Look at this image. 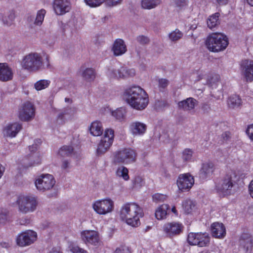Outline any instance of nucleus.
<instances>
[{
    "label": "nucleus",
    "mask_w": 253,
    "mask_h": 253,
    "mask_svg": "<svg viewBox=\"0 0 253 253\" xmlns=\"http://www.w3.org/2000/svg\"><path fill=\"white\" fill-rule=\"evenodd\" d=\"M201 233H190L187 237V242L192 246H197Z\"/></svg>",
    "instance_id": "nucleus-38"
},
{
    "label": "nucleus",
    "mask_w": 253,
    "mask_h": 253,
    "mask_svg": "<svg viewBox=\"0 0 253 253\" xmlns=\"http://www.w3.org/2000/svg\"><path fill=\"white\" fill-rule=\"evenodd\" d=\"M108 74L111 78L118 79L132 77L135 75V71L133 69H128L125 67H121L118 69L111 68L108 70Z\"/></svg>",
    "instance_id": "nucleus-12"
},
{
    "label": "nucleus",
    "mask_w": 253,
    "mask_h": 253,
    "mask_svg": "<svg viewBox=\"0 0 253 253\" xmlns=\"http://www.w3.org/2000/svg\"><path fill=\"white\" fill-rule=\"evenodd\" d=\"M114 131L113 129L107 128L105 130L103 137L100 141L96 150L97 155H102L106 152L114 141Z\"/></svg>",
    "instance_id": "nucleus-8"
},
{
    "label": "nucleus",
    "mask_w": 253,
    "mask_h": 253,
    "mask_svg": "<svg viewBox=\"0 0 253 253\" xmlns=\"http://www.w3.org/2000/svg\"><path fill=\"white\" fill-rule=\"evenodd\" d=\"M220 14L215 13L210 16L207 20V25L209 28L212 29L219 24V17Z\"/></svg>",
    "instance_id": "nucleus-34"
},
{
    "label": "nucleus",
    "mask_w": 253,
    "mask_h": 253,
    "mask_svg": "<svg viewBox=\"0 0 253 253\" xmlns=\"http://www.w3.org/2000/svg\"><path fill=\"white\" fill-rule=\"evenodd\" d=\"M58 154L62 157H72L75 155V152L72 146L64 145L59 150Z\"/></svg>",
    "instance_id": "nucleus-31"
},
{
    "label": "nucleus",
    "mask_w": 253,
    "mask_h": 253,
    "mask_svg": "<svg viewBox=\"0 0 253 253\" xmlns=\"http://www.w3.org/2000/svg\"><path fill=\"white\" fill-rule=\"evenodd\" d=\"M136 154L130 148H125L115 152L113 162L115 164H128L135 161Z\"/></svg>",
    "instance_id": "nucleus-7"
},
{
    "label": "nucleus",
    "mask_w": 253,
    "mask_h": 253,
    "mask_svg": "<svg viewBox=\"0 0 253 253\" xmlns=\"http://www.w3.org/2000/svg\"><path fill=\"white\" fill-rule=\"evenodd\" d=\"M82 77L84 80L90 82L93 81L96 77V72L93 68H87L83 70Z\"/></svg>",
    "instance_id": "nucleus-28"
},
{
    "label": "nucleus",
    "mask_w": 253,
    "mask_h": 253,
    "mask_svg": "<svg viewBox=\"0 0 253 253\" xmlns=\"http://www.w3.org/2000/svg\"><path fill=\"white\" fill-rule=\"evenodd\" d=\"M227 37L221 33H215L210 35L206 40L207 48L213 52L224 50L228 45Z\"/></svg>",
    "instance_id": "nucleus-3"
},
{
    "label": "nucleus",
    "mask_w": 253,
    "mask_h": 253,
    "mask_svg": "<svg viewBox=\"0 0 253 253\" xmlns=\"http://www.w3.org/2000/svg\"><path fill=\"white\" fill-rule=\"evenodd\" d=\"M136 40L138 42L142 45L148 44L150 42V40L147 37L143 35L138 36Z\"/></svg>",
    "instance_id": "nucleus-50"
},
{
    "label": "nucleus",
    "mask_w": 253,
    "mask_h": 253,
    "mask_svg": "<svg viewBox=\"0 0 253 253\" xmlns=\"http://www.w3.org/2000/svg\"><path fill=\"white\" fill-rule=\"evenodd\" d=\"M74 108L67 107L63 109L58 115V119L64 122L65 120L70 119L75 113Z\"/></svg>",
    "instance_id": "nucleus-29"
},
{
    "label": "nucleus",
    "mask_w": 253,
    "mask_h": 253,
    "mask_svg": "<svg viewBox=\"0 0 253 253\" xmlns=\"http://www.w3.org/2000/svg\"><path fill=\"white\" fill-rule=\"evenodd\" d=\"M45 14V10L44 9H42L39 11L37 14V16L35 21V24L37 25H41L43 20Z\"/></svg>",
    "instance_id": "nucleus-43"
},
{
    "label": "nucleus",
    "mask_w": 253,
    "mask_h": 253,
    "mask_svg": "<svg viewBox=\"0 0 253 253\" xmlns=\"http://www.w3.org/2000/svg\"><path fill=\"white\" fill-rule=\"evenodd\" d=\"M246 132L250 138L253 140V125H251L248 127L246 130Z\"/></svg>",
    "instance_id": "nucleus-53"
},
{
    "label": "nucleus",
    "mask_w": 253,
    "mask_h": 253,
    "mask_svg": "<svg viewBox=\"0 0 253 253\" xmlns=\"http://www.w3.org/2000/svg\"><path fill=\"white\" fill-rule=\"evenodd\" d=\"M120 218L128 225L137 227L140 224L139 218L143 216L142 209L135 203L124 204L120 211Z\"/></svg>",
    "instance_id": "nucleus-2"
},
{
    "label": "nucleus",
    "mask_w": 253,
    "mask_h": 253,
    "mask_svg": "<svg viewBox=\"0 0 253 253\" xmlns=\"http://www.w3.org/2000/svg\"><path fill=\"white\" fill-rule=\"evenodd\" d=\"M116 175L122 177L125 180L129 179L128 170L124 166H121L118 168L116 170Z\"/></svg>",
    "instance_id": "nucleus-39"
},
{
    "label": "nucleus",
    "mask_w": 253,
    "mask_h": 253,
    "mask_svg": "<svg viewBox=\"0 0 253 253\" xmlns=\"http://www.w3.org/2000/svg\"><path fill=\"white\" fill-rule=\"evenodd\" d=\"M8 219L7 213L5 211H0V224L5 223Z\"/></svg>",
    "instance_id": "nucleus-51"
},
{
    "label": "nucleus",
    "mask_w": 253,
    "mask_h": 253,
    "mask_svg": "<svg viewBox=\"0 0 253 253\" xmlns=\"http://www.w3.org/2000/svg\"><path fill=\"white\" fill-rule=\"evenodd\" d=\"M92 208L98 214L105 215L113 211L114 202L110 198L97 200L93 204Z\"/></svg>",
    "instance_id": "nucleus-9"
},
{
    "label": "nucleus",
    "mask_w": 253,
    "mask_h": 253,
    "mask_svg": "<svg viewBox=\"0 0 253 253\" xmlns=\"http://www.w3.org/2000/svg\"><path fill=\"white\" fill-rule=\"evenodd\" d=\"M29 222H30V220L28 219H25L24 220L20 219L19 221V223L21 225H25L26 224H28V223H29Z\"/></svg>",
    "instance_id": "nucleus-61"
},
{
    "label": "nucleus",
    "mask_w": 253,
    "mask_h": 253,
    "mask_svg": "<svg viewBox=\"0 0 253 253\" xmlns=\"http://www.w3.org/2000/svg\"><path fill=\"white\" fill-rule=\"evenodd\" d=\"M37 238V234L33 230H27L19 234L16 238L17 244L20 247H25L33 244Z\"/></svg>",
    "instance_id": "nucleus-11"
},
{
    "label": "nucleus",
    "mask_w": 253,
    "mask_h": 253,
    "mask_svg": "<svg viewBox=\"0 0 253 253\" xmlns=\"http://www.w3.org/2000/svg\"><path fill=\"white\" fill-rule=\"evenodd\" d=\"M0 246L4 248H8L10 247V244L6 242H2L0 244Z\"/></svg>",
    "instance_id": "nucleus-63"
},
{
    "label": "nucleus",
    "mask_w": 253,
    "mask_h": 253,
    "mask_svg": "<svg viewBox=\"0 0 253 253\" xmlns=\"http://www.w3.org/2000/svg\"><path fill=\"white\" fill-rule=\"evenodd\" d=\"M158 82V87L161 91H163L169 84V80L166 79H159Z\"/></svg>",
    "instance_id": "nucleus-44"
},
{
    "label": "nucleus",
    "mask_w": 253,
    "mask_h": 253,
    "mask_svg": "<svg viewBox=\"0 0 253 253\" xmlns=\"http://www.w3.org/2000/svg\"><path fill=\"white\" fill-rule=\"evenodd\" d=\"M63 169H67L70 168V162L67 160H64L62 162L61 166Z\"/></svg>",
    "instance_id": "nucleus-58"
},
{
    "label": "nucleus",
    "mask_w": 253,
    "mask_h": 253,
    "mask_svg": "<svg viewBox=\"0 0 253 253\" xmlns=\"http://www.w3.org/2000/svg\"><path fill=\"white\" fill-rule=\"evenodd\" d=\"M183 34L179 30L176 29L169 35L170 40L172 42H176L183 37Z\"/></svg>",
    "instance_id": "nucleus-40"
},
{
    "label": "nucleus",
    "mask_w": 253,
    "mask_h": 253,
    "mask_svg": "<svg viewBox=\"0 0 253 253\" xmlns=\"http://www.w3.org/2000/svg\"><path fill=\"white\" fill-rule=\"evenodd\" d=\"M55 183V180L53 176L49 174L40 175L35 182L37 189L41 191L50 189L53 187Z\"/></svg>",
    "instance_id": "nucleus-10"
},
{
    "label": "nucleus",
    "mask_w": 253,
    "mask_h": 253,
    "mask_svg": "<svg viewBox=\"0 0 253 253\" xmlns=\"http://www.w3.org/2000/svg\"><path fill=\"white\" fill-rule=\"evenodd\" d=\"M21 124L18 123H14L8 125L4 129V135L10 137H14L22 129Z\"/></svg>",
    "instance_id": "nucleus-21"
},
{
    "label": "nucleus",
    "mask_w": 253,
    "mask_h": 253,
    "mask_svg": "<svg viewBox=\"0 0 253 253\" xmlns=\"http://www.w3.org/2000/svg\"><path fill=\"white\" fill-rule=\"evenodd\" d=\"M52 7L57 15H62L68 12L71 8L69 0H54Z\"/></svg>",
    "instance_id": "nucleus-15"
},
{
    "label": "nucleus",
    "mask_w": 253,
    "mask_h": 253,
    "mask_svg": "<svg viewBox=\"0 0 253 253\" xmlns=\"http://www.w3.org/2000/svg\"><path fill=\"white\" fill-rule=\"evenodd\" d=\"M194 183L193 177L189 173L180 174L177 180V184L179 190H189Z\"/></svg>",
    "instance_id": "nucleus-16"
},
{
    "label": "nucleus",
    "mask_w": 253,
    "mask_h": 253,
    "mask_svg": "<svg viewBox=\"0 0 253 253\" xmlns=\"http://www.w3.org/2000/svg\"><path fill=\"white\" fill-rule=\"evenodd\" d=\"M42 65V57L37 52L30 53L26 55L21 62L22 68L29 71H37Z\"/></svg>",
    "instance_id": "nucleus-6"
},
{
    "label": "nucleus",
    "mask_w": 253,
    "mask_h": 253,
    "mask_svg": "<svg viewBox=\"0 0 253 253\" xmlns=\"http://www.w3.org/2000/svg\"><path fill=\"white\" fill-rule=\"evenodd\" d=\"M50 81L46 80H41L35 84V88L37 90H41L47 87Z\"/></svg>",
    "instance_id": "nucleus-42"
},
{
    "label": "nucleus",
    "mask_w": 253,
    "mask_h": 253,
    "mask_svg": "<svg viewBox=\"0 0 253 253\" xmlns=\"http://www.w3.org/2000/svg\"><path fill=\"white\" fill-rule=\"evenodd\" d=\"M238 179V176L235 171H228L221 181L216 186V190L224 195L231 194L232 188Z\"/></svg>",
    "instance_id": "nucleus-4"
},
{
    "label": "nucleus",
    "mask_w": 253,
    "mask_h": 253,
    "mask_svg": "<svg viewBox=\"0 0 253 253\" xmlns=\"http://www.w3.org/2000/svg\"><path fill=\"white\" fill-rule=\"evenodd\" d=\"M105 5L110 7L116 6L121 4L123 0H104Z\"/></svg>",
    "instance_id": "nucleus-47"
},
{
    "label": "nucleus",
    "mask_w": 253,
    "mask_h": 253,
    "mask_svg": "<svg viewBox=\"0 0 253 253\" xmlns=\"http://www.w3.org/2000/svg\"><path fill=\"white\" fill-rule=\"evenodd\" d=\"M241 104V99L239 96L233 95L228 100V105L229 107L235 108L238 107Z\"/></svg>",
    "instance_id": "nucleus-36"
},
{
    "label": "nucleus",
    "mask_w": 253,
    "mask_h": 253,
    "mask_svg": "<svg viewBox=\"0 0 253 253\" xmlns=\"http://www.w3.org/2000/svg\"><path fill=\"white\" fill-rule=\"evenodd\" d=\"M193 154V151L190 149H185L182 153V159L185 161H187L191 159Z\"/></svg>",
    "instance_id": "nucleus-46"
},
{
    "label": "nucleus",
    "mask_w": 253,
    "mask_h": 253,
    "mask_svg": "<svg viewBox=\"0 0 253 253\" xmlns=\"http://www.w3.org/2000/svg\"><path fill=\"white\" fill-rule=\"evenodd\" d=\"M130 130L134 136L143 135L147 129V126L141 122H134L130 125Z\"/></svg>",
    "instance_id": "nucleus-20"
},
{
    "label": "nucleus",
    "mask_w": 253,
    "mask_h": 253,
    "mask_svg": "<svg viewBox=\"0 0 253 253\" xmlns=\"http://www.w3.org/2000/svg\"><path fill=\"white\" fill-rule=\"evenodd\" d=\"M215 169L214 165L212 162L204 163L200 169L199 177L202 180L210 178Z\"/></svg>",
    "instance_id": "nucleus-18"
},
{
    "label": "nucleus",
    "mask_w": 253,
    "mask_h": 253,
    "mask_svg": "<svg viewBox=\"0 0 253 253\" xmlns=\"http://www.w3.org/2000/svg\"><path fill=\"white\" fill-rule=\"evenodd\" d=\"M249 190L251 196L253 198V180H252L250 182Z\"/></svg>",
    "instance_id": "nucleus-59"
},
{
    "label": "nucleus",
    "mask_w": 253,
    "mask_h": 253,
    "mask_svg": "<svg viewBox=\"0 0 253 253\" xmlns=\"http://www.w3.org/2000/svg\"><path fill=\"white\" fill-rule=\"evenodd\" d=\"M231 134L229 131H225L221 134V137L222 138L224 141L229 140Z\"/></svg>",
    "instance_id": "nucleus-55"
},
{
    "label": "nucleus",
    "mask_w": 253,
    "mask_h": 253,
    "mask_svg": "<svg viewBox=\"0 0 253 253\" xmlns=\"http://www.w3.org/2000/svg\"><path fill=\"white\" fill-rule=\"evenodd\" d=\"M241 67L247 81H252L253 80V61L248 60H243Z\"/></svg>",
    "instance_id": "nucleus-19"
},
{
    "label": "nucleus",
    "mask_w": 253,
    "mask_h": 253,
    "mask_svg": "<svg viewBox=\"0 0 253 253\" xmlns=\"http://www.w3.org/2000/svg\"><path fill=\"white\" fill-rule=\"evenodd\" d=\"M48 253H62L55 248L52 249Z\"/></svg>",
    "instance_id": "nucleus-64"
},
{
    "label": "nucleus",
    "mask_w": 253,
    "mask_h": 253,
    "mask_svg": "<svg viewBox=\"0 0 253 253\" xmlns=\"http://www.w3.org/2000/svg\"><path fill=\"white\" fill-rule=\"evenodd\" d=\"M240 244L247 249L251 248L253 246V236L249 233H244L241 237Z\"/></svg>",
    "instance_id": "nucleus-30"
},
{
    "label": "nucleus",
    "mask_w": 253,
    "mask_h": 253,
    "mask_svg": "<svg viewBox=\"0 0 253 253\" xmlns=\"http://www.w3.org/2000/svg\"><path fill=\"white\" fill-rule=\"evenodd\" d=\"M85 3L92 7H95L100 6L104 3V0H84Z\"/></svg>",
    "instance_id": "nucleus-45"
},
{
    "label": "nucleus",
    "mask_w": 253,
    "mask_h": 253,
    "mask_svg": "<svg viewBox=\"0 0 253 253\" xmlns=\"http://www.w3.org/2000/svg\"><path fill=\"white\" fill-rule=\"evenodd\" d=\"M172 3L178 7H182L186 5L185 0H172Z\"/></svg>",
    "instance_id": "nucleus-52"
},
{
    "label": "nucleus",
    "mask_w": 253,
    "mask_h": 253,
    "mask_svg": "<svg viewBox=\"0 0 253 253\" xmlns=\"http://www.w3.org/2000/svg\"><path fill=\"white\" fill-rule=\"evenodd\" d=\"M35 116V108L30 102L24 103L19 109L18 117L22 121H29Z\"/></svg>",
    "instance_id": "nucleus-13"
},
{
    "label": "nucleus",
    "mask_w": 253,
    "mask_h": 253,
    "mask_svg": "<svg viewBox=\"0 0 253 253\" xmlns=\"http://www.w3.org/2000/svg\"><path fill=\"white\" fill-rule=\"evenodd\" d=\"M167 196L162 194L157 193L153 196V200L156 202H162L166 200Z\"/></svg>",
    "instance_id": "nucleus-48"
},
{
    "label": "nucleus",
    "mask_w": 253,
    "mask_h": 253,
    "mask_svg": "<svg viewBox=\"0 0 253 253\" xmlns=\"http://www.w3.org/2000/svg\"><path fill=\"white\" fill-rule=\"evenodd\" d=\"M73 253H86V251L79 247H73L72 249Z\"/></svg>",
    "instance_id": "nucleus-54"
},
{
    "label": "nucleus",
    "mask_w": 253,
    "mask_h": 253,
    "mask_svg": "<svg viewBox=\"0 0 253 253\" xmlns=\"http://www.w3.org/2000/svg\"><path fill=\"white\" fill-rule=\"evenodd\" d=\"M202 109L205 113H209L211 109L209 104L205 103L202 105Z\"/></svg>",
    "instance_id": "nucleus-56"
},
{
    "label": "nucleus",
    "mask_w": 253,
    "mask_h": 253,
    "mask_svg": "<svg viewBox=\"0 0 253 253\" xmlns=\"http://www.w3.org/2000/svg\"><path fill=\"white\" fill-rule=\"evenodd\" d=\"M183 226L178 222H168L163 226V230L167 236L172 237L179 235L182 231Z\"/></svg>",
    "instance_id": "nucleus-14"
},
{
    "label": "nucleus",
    "mask_w": 253,
    "mask_h": 253,
    "mask_svg": "<svg viewBox=\"0 0 253 253\" xmlns=\"http://www.w3.org/2000/svg\"><path fill=\"white\" fill-rule=\"evenodd\" d=\"M13 73L6 63H0V80L6 82L12 79Z\"/></svg>",
    "instance_id": "nucleus-24"
},
{
    "label": "nucleus",
    "mask_w": 253,
    "mask_h": 253,
    "mask_svg": "<svg viewBox=\"0 0 253 253\" xmlns=\"http://www.w3.org/2000/svg\"><path fill=\"white\" fill-rule=\"evenodd\" d=\"M15 17L14 12L11 10L2 16L1 20L4 25L9 26L12 24Z\"/></svg>",
    "instance_id": "nucleus-33"
},
{
    "label": "nucleus",
    "mask_w": 253,
    "mask_h": 253,
    "mask_svg": "<svg viewBox=\"0 0 253 253\" xmlns=\"http://www.w3.org/2000/svg\"><path fill=\"white\" fill-rule=\"evenodd\" d=\"M93 42L97 46H98L103 42V41L102 37H98L94 40Z\"/></svg>",
    "instance_id": "nucleus-57"
},
{
    "label": "nucleus",
    "mask_w": 253,
    "mask_h": 253,
    "mask_svg": "<svg viewBox=\"0 0 253 253\" xmlns=\"http://www.w3.org/2000/svg\"><path fill=\"white\" fill-rule=\"evenodd\" d=\"M182 207L186 213H189L195 209V204L193 201L187 199L183 201Z\"/></svg>",
    "instance_id": "nucleus-37"
},
{
    "label": "nucleus",
    "mask_w": 253,
    "mask_h": 253,
    "mask_svg": "<svg viewBox=\"0 0 253 253\" xmlns=\"http://www.w3.org/2000/svg\"><path fill=\"white\" fill-rule=\"evenodd\" d=\"M168 105L166 100H158L155 103V107L157 110H162Z\"/></svg>",
    "instance_id": "nucleus-49"
},
{
    "label": "nucleus",
    "mask_w": 253,
    "mask_h": 253,
    "mask_svg": "<svg viewBox=\"0 0 253 253\" xmlns=\"http://www.w3.org/2000/svg\"><path fill=\"white\" fill-rule=\"evenodd\" d=\"M127 102L138 110L144 109L148 104L149 97L146 91L139 86L126 88L124 92Z\"/></svg>",
    "instance_id": "nucleus-1"
},
{
    "label": "nucleus",
    "mask_w": 253,
    "mask_h": 253,
    "mask_svg": "<svg viewBox=\"0 0 253 253\" xmlns=\"http://www.w3.org/2000/svg\"><path fill=\"white\" fill-rule=\"evenodd\" d=\"M161 3V0H142L141 6L144 9H151L155 8Z\"/></svg>",
    "instance_id": "nucleus-32"
},
{
    "label": "nucleus",
    "mask_w": 253,
    "mask_h": 253,
    "mask_svg": "<svg viewBox=\"0 0 253 253\" xmlns=\"http://www.w3.org/2000/svg\"><path fill=\"white\" fill-rule=\"evenodd\" d=\"M169 207L167 204H163L159 207L155 211V217L159 220L166 218Z\"/></svg>",
    "instance_id": "nucleus-27"
},
{
    "label": "nucleus",
    "mask_w": 253,
    "mask_h": 253,
    "mask_svg": "<svg viewBox=\"0 0 253 253\" xmlns=\"http://www.w3.org/2000/svg\"><path fill=\"white\" fill-rule=\"evenodd\" d=\"M81 239L85 244L96 245L99 242L98 233L94 230H84L81 233Z\"/></svg>",
    "instance_id": "nucleus-17"
},
{
    "label": "nucleus",
    "mask_w": 253,
    "mask_h": 253,
    "mask_svg": "<svg viewBox=\"0 0 253 253\" xmlns=\"http://www.w3.org/2000/svg\"><path fill=\"white\" fill-rule=\"evenodd\" d=\"M212 235L216 238H221L226 235V230L222 223L214 222L211 225Z\"/></svg>",
    "instance_id": "nucleus-23"
},
{
    "label": "nucleus",
    "mask_w": 253,
    "mask_h": 253,
    "mask_svg": "<svg viewBox=\"0 0 253 253\" xmlns=\"http://www.w3.org/2000/svg\"><path fill=\"white\" fill-rule=\"evenodd\" d=\"M16 203L18 206V211L23 214L34 212L38 206L36 198L31 195H20Z\"/></svg>",
    "instance_id": "nucleus-5"
},
{
    "label": "nucleus",
    "mask_w": 253,
    "mask_h": 253,
    "mask_svg": "<svg viewBox=\"0 0 253 253\" xmlns=\"http://www.w3.org/2000/svg\"><path fill=\"white\" fill-rule=\"evenodd\" d=\"M112 50L115 56H120L124 54L127 50L125 42L121 39L116 40L113 43Z\"/></svg>",
    "instance_id": "nucleus-22"
},
{
    "label": "nucleus",
    "mask_w": 253,
    "mask_h": 253,
    "mask_svg": "<svg viewBox=\"0 0 253 253\" xmlns=\"http://www.w3.org/2000/svg\"><path fill=\"white\" fill-rule=\"evenodd\" d=\"M142 179L141 177L140 176H137L135 178V179H134V182H135V184H141L142 182Z\"/></svg>",
    "instance_id": "nucleus-60"
},
{
    "label": "nucleus",
    "mask_w": 253,
    "mask_h": 253,
    "mask_svg": "<svg viewBox=\"0 0 253 253\" xmlns=\"http://www.w3.org/2000/svg\"><path fill=\"white\" fill-rule=\"evenodd\" d=\"M210 241V237L208 233H201V236L199 238L198 242H197V246L199 247H204L208 246L209 244Z\"/></svg>",
    "instance_id": "nucleus-35"
},
{
    "label": "nucleus",
    "mask_w": 253,
    "mask_h": 253,
    "mask_svg": "<svg viewBox=\"0 0 253 253\" xmlns=\"http://www.w3.org/2000/svg\"><path fill=\"white\" fill-rule=\"evenodd\" d=\"M197 104V101L192 98L189 97L178 103V107L184 111H190L194 109Z\"/></svg>",
    "instance_id": "nucleus-25"
},
{
    "label": "nucleus",
    "mask_w": 253,
    "mask_h": 253,
    "mask_svg": "<svg viewBox=\"0 0 253 253\" xmlns=\"http://www.w3.org/2000/svg\"><path fill=\"white\" fill-rule=\"evenodd\" d=\"M90 133L94 136L101 135L103 133V127L101 122L95 121L92 122L89 127Z\"/></svg>",
    "instance_id": "nucleus-26"
},
{
    "label": "nucleus",
    "mask_w": 253,
    "mask_h": 253,
    "mask_svg": "<svg viewBox=\"0 0 253 253\" xmlns=\"http://www.w3.org/2000/svg\"><path fill=\"white\" fill-rule=\"evenodd\" d=\"M37 144H35L32 145V146H30L29 147V150L31 152L35 151L37 149Z\"/></svg>",
    "instance_id": "nucleus-62"
},
{
    "label": "nucleus",
    "mask_w": 253,
    "mask_h": 253,
    "mask_svg": "<svg viewBox=\"0 0 253 253\" xmlns=\"http://www.w3.org/2000/svg\"><path fill=\"white\" fill-rule=\"evenodd\" d=\"M126 114L125 110L123 108L117 109L112 112V115L117 120L121 121L124 118Z\"/></svg>",
    "instance_id": "nucleus-41"
}]
</instances>
